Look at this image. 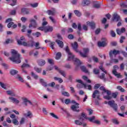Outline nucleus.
Listing matches in <instances>:
<instances>
[{
	"mask_svg": "<svg viewBox=\"0 0 127 127\" xmlns=\"http://www.w3.org/2000/svg\"><path fill=\"white\" fill-rule=\"evenodd\" d=\"M30 65H29L28 64H25V63H24L21 66V68H30Z\"/></svg>",
	"mask_w": 127,
	"mask_h": 127,
	"instance_id": "nucleus-32",
	"label": "nucleus"
},
{
	"mask_svg": "<svg viewBox=\"0 0 127 127\" xmlns=\"http://www.w3.org/2000/svg\"><path fill=\"white\" fill-rule=\"evenodd\" d=\"M12 122L15 126H18V121H17V119H14L12 120Z\"/></svg>",
	"mask_w": 127,
	"mask_h": 127,
	"instance_id": "nucleus-39",
	"label": "nucleus"
},
{
	"mask_svg": "<svg viewBox=\"0 0 127 127\" xmlns=\"http://www.w3.org/2000/svg\"><path fill=\"white\" fill-rule=\"evenodd\" d=\"M76 82H77V83H79V84H81V85H83L85 89L87 88V84L84 83V82H83V81L81 79H76Z\"/></svg>",
	"mask_w": 127,
	"mask_h": 127,
	"instance_id": "nucleus-21",
	"label": "nucleus"
},
{
	"mask_svg": "<svg viewBox=\"0 0 127 127\" xmlns=\"http://www.w3.org/2000/svg\"><path fill=\"white\" fill-rule=\"evenodd\" d=\"M95 116H92L91 118H87V120L89 121V122H93L94 120H95Z\"/></svg>",
	"mask_w": 127,
	"mask_h": 127,
	"instance_id": "nucleus-54",
	"label": "nucleus"
},
{
	"mask_svg": "<svg viewBox=\"0 0 127 127\" xmlns=\"http://www.w3.org/2000/svg\"><path fill=\"white\" fill-rule=\"evenodd\" d=\"M48 86H49V87H53L55 86V82H52V83H49Z\"/></svg>",
	"mask_w": 127,
	"mask_h": 127,
	"instance_id": "nucleus-60",
	"label": "nucleus"
},
{
	"mask_svg": "<svg viewBox=\"0 0 127 127\" xmlns=\"http://www.w3.org/2000/svg\"><path fill=\"white\" fill-rule=\"evenodd\" d=\"M113 74H114L115 76H116L117 78H121V74L118 73V72H117V70L114 69L113 70Z\"/></svg>",
	"mask_w": 127,
	"mask_h": 127,
	"instance_id": "nucleus-25",
	"label": "nucleus"
},
{
	"mask_svg": "<svg viewBox=\"0 0 127 127\" xmlns=\"http://www.w3.org/2000/svg\"><path fill=\"white\" fill-rule=\"evenodd\" d=\"M59 73L61 74V75H62V76H63V77H66V72L65 71L62 70L60 68Z\"/></svg>",
	"mask_w": 127,
	"mask_h": 127,
	"instance_id": "nucleus-30",
	"label": "nucleus"
},
{
	"mask_svg": "<svg viewBox=\"0 0 127 127\" xmlns=\"http://www.w3.org/2000/svg\"><path fill=\"white\" fill-rule=\"evenodd\" d=\"M15 79H17V80H18V81H20V82H21L22 83H23V82H24L23 78L19 74L16 75L15 76Z\"/></svg>",
	"mask_w": 127,
	"mask_h": 127,
	"instance_id": "nucleus-18",
	"label": "nucleus"
},
{
	"mask_svg": "<svg viewBox=\"0 0 127 127\" xmlns=\"http://www.w3.org/2000/svg\"><path fill=\"white\" fill-rule=\"evenodd\" d=\"M23 100V104H24L26 107H27V103H28V100L27 99V98H24Z\"/></svg>",
	"mask_w": 127,
	"mask_h": 127,
	"instance_id": "nucleus-44",
	"label": "nucleus"
},
{
	"mask_svg": "<svg viewBox=\"0 0 127 127\" xmlns=\"http://www.w3.org/2000/svg\"><path fill=\"white\" fill-rule=\"evenodd\" d=\"M116 32L117 34H118L119 35H121L122 33L126 32V28L125 27H123L121 29H117Z\"/></svg>",
	"mask_w": 127,
	"mask_h": 127,
	"instance_id": "nucleus-14",
	"label": "nucleus"
},
{
	"mask_svg": "<svg viewBox=\"0 0 127 127\" xmlns=\"http://www.w3.org/2000/svg\"><path fill=\"white\" fill-rule=\"evenodd\" d=\"M62 56V54H61V53L60 52H58L57 54H56V60H59V59H60V58H61V57Z\"/></svg>",
	"mask_w": 127,
	"mask_h": 127,
	"instance_id": "nucleus-31",
	"label": "nucleus"
},
{
	"mask_svg": "<svg viewBox=\"0 0 127 127\" xmlns=\"http://www.w3.org/2000/svg\"><path fill=\"white\" fill-rule=\"evenodd\" d=\"M30 5L32 7H37L38 6V3L31 4Z\"/></svg>",
	"mask_w": 127,
	"mask_h": 127,
	"instance_id": "nucleus-57",
	"label": "nucleus"
},
{
	"mask_svg": "<svg viewBox=\"0 0 127 127\" xmlns=\"http://www.w3.org/2000/svg\"><path fill=\"white\" fill-rule=\"evenodd\" d=\"M100 91L98 90H95L93 93L92 98L93 99H97V100H101V98H100Z\"/></svg>",
	"mask_w": 127,
	"mask_h": 127,
	"instance_id": "nucleus-7",
	"label": "nucleus"
},
{
	"mask_svg": "<svg viewBox=\"0 0 127 127\" xmlns=\"http://www.w3.org/2000/svg\"><path fill=\"white\" fill-rule=\"evenodd\" d=\"M71 46L73 50H74L75 52H76L77 53H79V50H78V47L79 46V45H78V43H77L76 42H74V43L71 44Z\"/></svg>",
	"mask_w": 127,
	"mask_h": 127,
	"instance_id": "nucleus-10",
	"label": "nucleus"
},
{
	"mask_svg": "<svg viewBox=\"0 0 127 127\" xmlns=\"http://www.w3.org/2000/svg\"><path fill=\"white\" fill-rule=\"evenodd\" d=\"M21 12L23 13H25V14H29V11L27 10L26 8H22L21 10Z\"/></svg>",
	"mask_w": 127,
	"mask_h": 127,
	"instance_id": "nucleus-27",
	"label": "nucleus"
},
{
	"mask_svg": "<svg viewBox=\"0 0 127 127\" xmlns=\"http://www.w3.org/2000/svg\"><path fill=\"white\" fill-rule=\"evenodd\" d=\"M49 18H50V19H51V20L53 23H56V20H55V19L53 18V17L50 16Z\"/></svg>",
	"mask_w": 127,
	"mask_h": 127,
	"instance_id": "nucleus-52",
	"label": "nucleus"
},
{
	"mask_svg": "<svg viewBox=\"0 0 127 127\" xmlns=\"http://www.w3.org/2000/svg\"><path fill=\"white\" fill-rule=\"evenodd\" d=\"M98 45L99 47H105L107 46V43L105 41L98 42Z\"/></svg>",
	"mask_w": 127,
	"mask_h": 127,
	"instance_id": "nucleus-16",
	"label": "nucleus"
},
{
	"mask_svg": "<svg viewBox=\"0 0 127 127\" xmlns=\"http://www.w3.org/2000/svg\"><path fill=\"white\" fill-rule=\"evenodd\" d=\"M25 38L24 37L22 36L20 37V40H17V42L19 45H23V46H25V47H33V44L34 43V42L33 41L31 40L30 41L31 43V44L29 43V42L26 43L24 42V40Z\"/></svg>",
	"mask_w": 127,
	"mask_h": 127,
	"instance_id": "nucleus-3",
	"label": "nucleus"
},
{
	"mask_svg": "<svg viewBox=\"0 0 127 127\" xmlns=\"http://www.w3.org/2000/svg\"><path fill=\"white\" fill-rule=\"evenodd\" d=\"M68 39L70 40L74 39V35H73L72 34H69L68 35Z\"/></svg>",
	"mask_w": 127,
	"mask_h": 127,
	"instance_id": "nucleus-59",
	"label": "nucleus"
},
{
	"mask_svg": "<svg viewBox=\"0 0 127 127\" xmlns=\"http://www.w3.org/2000/svg\"><path fill=\"white\" fill-rule=\"evenodd\" d=\"M39 66H44L45 64H46V62H45V60H39L38 62Z\"/></svg>",
	"mask_w": 127,
	"mask_h": 127,
	"instance_id": "nucleus-15",
	"label": "nucleus"
},
{
	"mask_svg": "<svg viewBox=\"0 0 127 127\" xmlns=\"http://www.w3.org/2000/svg\"><path fill=\"white\" fill-rule=\"evenodd\" d=\"M56 42L58 44L59 47H61V48H63V47L64 46L63 42L59 40H56Z\"/></svg>",
	"mask_w": 127,
	"mask_h": 127,
	"instance_id": "nucleus-19",
	"label": "nucleus"
},
{
	"mask_svg": "<svg viewBox=\"0 0 127 127\" xmlns=\"http://www.w3.org/2000/svg\"><path fill=\"white\" fill-rule=\"evenodd\" d=\"M40 82L41 84H42V86L44 87H47L48 85L45 81H44V80L43 79H40Z\"/></svg>",
	"mask_w": 127,
	"mask_h": 127,
	"instance_id": "nucleus-28",
	"label": "nucleus"
},
{
	"mask_svg": "<svg viewBox=\"0 0 127 127\" xmlns=\"http://www.w3.org/2000/svg\"><path fill=\"white\" fill-rule=\"evenodd\" d=\"M6 93L7 95H9V96H12V97H15V93L13 92V91L11 90H7L6 91Z\"/></svg>",
	"mask_w": 127,
	"mask_h": 127,
	"instance_id": "nucleus-23",
	"label": "nucleus"
},
{
	"mask_svg": "<svg viewBox=\"0 0 127 127\" xmlns=\"http://www.w3.org/2000/svg\"><path fill=\"white\" fill-rule=\"evenodd\" d=\"M98 78H100V79H101L102 80L103 79L105 78V74L104 73H102L101 75L98 76Z\"/></svg>",
	"mask_w": 127,
	"mask_h": 127,
	"instance_id": "nucleus-62",
	"label": "nucleus"
},
{
	"mask_svg": "<svg viewBox=\"0 0 127 127\" xmlns=\"http://www.w3.org/2000/svg\"><path fill=\"white\" fill-rule=\"evenodd\" d=\"M113 54L115 56H117L118 54H120V51H117L116 50H114L113 51H110L109 52V56L111 58V60H113Z\"/></svg>",
	"mask_w": 127,
	"mask_h": 127,
	"instance_id": "nucleus-8",
	"label": "nucleus"
},
{
	"mask_svg": "<svg viewBox=\"0 0 127 127\" xmlns=\"http://www.w3.org/2000/svg\"><path fill=\"white\" fill-rule=\"evenodd\" d=\"M54 79L55 81H58L60 84L63 83V79L61 77H54Z\"/></svg>",
	"mask_w": 127,
	"mask_h": 127,
	"instance_id": "nucleus-24",
	"label": "nucleus"
},
{
	"mask_svg": "<svg viewBox=\"0 0 127 127\" xmlns=\"http://www.w3.org/2000/svg\"><path fill=\"white\" fill-rule=\"evenodd\" d=\"M48 62L49 63V64H51V65H53L54 64V61L53 59H49L48 60Z\"/></svg>",
	"mask_w": 127,
	"mask_h": 127,
	"instance_id": "nucleus-48",
	"label": "nucleus"
},
{
	"mask_svg": "<svg viewBox=\"0 0 127 127\" xmlns=\"http://www.w3.org/2000/svg\"><path fill=\"white\" fill-rule=\"evenodd\" d=\"M31 23L29 25V28H31V27H33V28H36L37 27V23H36V21L34 20V19H31L30 20Z\"/></svg>",
	"mask_w": 127,
	"mask_h": 127,
	"instance_id": "nucleus-9",
	"label": "nucleus"
},
{
	"mask_svg": "<svg viewBox=\"0 0 127 127\" xmlns=\"http://www.w3.org/2000/svg\"><path fill=\"white\" fill-rule=\"evenodd\" d=\"M34 70L36 72H37V73H40L41 72L42 69L41 68H38L37 67H34Z\"/></svg>",
	"mask_w": 127,
	"mask_h": 127,
	"instance_id": "nucleus-43",
	"label": "nucleus"
},
{
	"mask_svg": "<svg viewBox=\"0 0 127 127\" xmlns=\"http://www.w3.org/2000/svg\"><path fill=\"white\" fill-rule=\"evenodd\" d=\"M113 20L114 21H121V17H120V15L117 14V13H115L113 14Z\"/></svg>",
	"mask_w": 127,
	"mask_h": 127,
	"instance_id": "nucleus-11",
	"label": "nucleus"
},
{
	"mask_svg": "<svg viewBox=\"0 0 127 127\" xmlns=\"http://www.w3.org/2000/svg\"><path fill=\"white\" fill-rule=\"evenodd\" d=\"M86 24L87 25H89L91 29H95V28H96V23L94 22L87 21Z\"/></svg>",
	"mask_w": 127,
	"mask_h": 127,
	"instance_id": "nucleus-12",
	"label": "nucleus"
},
{
	"mask_svg": "<svg viewBox=\"0 0 127 127\" xmlns=\"http://www.w3.org/2000/svg\"><path fill=\"white\" fill-rule=\"evenodd\" d=\"M39 45H40L39 42L35 43L34 46L36 47V49H40L41 48V47H39Z\"/></svg>",
	"mask_w": 127,
	"mask_h": 127,
	"instance_id": "nucleus-40",
	"label": "nucleus"
},
{
	"mask_svg": "<svg viewBox=\"0 0 127 127\" xmlns=\"http://www.w3.org/2000/svg\"><path fill=\"white\" fill-rule=\"evenodd\" d=\"M65 51L66 52V53L68 54V59L67 60L68 61H71V60H73L74 62L75 65H76L77 67L78 66H80L81 64H82V63L78 59H74V57H75V56L72 54L70 52V49H69V47L66 46L65 48H64Z\"/></svg>",
	"mask_w": 127,
	"mask_h": 127,
	"instance_id": "nucleus-1",
	"label": "nucleus"
},
{
	"mask_svg": "<svg viewBox=\"0 0 127 127\" xmlns=\"http://www.w3.org/2000/svg\"><path fill=\"white\" fill-rule=\"evenodd\" d=\"M21 20L22 21V22H25V21L27 20V18H25V17H22L21 18Z\"/></svg>",
	"mask_w": 127,
	"mask_h": 127,
	"instance_id": "nucleus-63",
	"label": "nucleus"
},
{
	"mask_svg": "<svg viewBox=\"0 0 127 127\" xmlns=\"http://www.w3.org/2000/svg\"><path fill=\"white\" fill-rule=\"evenodd\" d=\"M99 69L100 70H101V71H102V72H104V73H105V74H107V70H105V68H104V67H103V66H102V65L100 66Z\"/></svg>",
	"mask_w": 127,
	"mask_h": 127,
	"instance_id": "nucleus-51",
	"label": "nucleus"
},
{
	"mask_svg": "<svg viewBox=\"0 0 127 127\" xmlns=\"http://www.w3.org/2000/svg\"><path fill=\"white\" fill-rule=\"evenodd\" d=\"M80 69L82 71V72H84V73H88V69L86 68V67L84 65L80 66Z\"/></svg>",
	"mask_w": 127,
	"mask_h": 127,
	"instance_id": "nucleus-29",
	"label": "nucleus"
},
{
	"mask_svg": "<svg viewBox=\"0 0 127 127\" xmlns=\"http://www.w3.org/2000/svg\"><path fill=\"white\" fill-rule=\"evenodd\" d=\"M121 53L123 54V55L124 56V57L127 58V52L125 51H122Z\"/></svg>",
	"mask_w": 127,
	"mask_h": 127,
	"instance_id": "nucleus-64",
	"label": "nucleus"
},
{
	"mask_svg": "<svg viewBox=\"0 0 127 127\" xmlns=\"http://www.w3.org/2000/svg\"><path fill=\"white\" fill-rule=\"evenodd\" d=\"M9 99L11 100L12 103H15V104H19V100H17V99L15 98L9 97Z\"/></svg>",
	"mask_w": 127,
	"mask_h": 127,
	"instance_id": "nucleus-17",
	"label": "nucleus"
},
{
	"mask_svg": "<svg viewBox=\"0 0 127 127\" xmlns=\"http://www.w3.org/2000/svg\"><path fill=\"white\" fill-rule=\"evenodd\" d=\"M93 73L95 74V75H98L100 74V70L97 69V68H94L93 69Z\"/></svg>",
	"mask_w": 127,
	"mask_h": 127,
	"instance_id": "nucleus-41",
	"label": "nucleus"
},
{
	"mask_svg": "<svg viewBox=\"0 0 127 127\" xmlns=\"http://www.w3.org/2000/svg\"><path fill=\"white\" fill-rule=\"evenodd\" d=\"M47 13H48V15H54V14H55V9H54L53 11L51 10H48L47 11Z\"/></svg>",
	"mask_w": 127,
	"mask_h": 127,
	"instance_id": "nucleus-20",
	"label": "nucleus"
},
{
	"mask_svg": "<svg viewBox=\"0 0 127 127\" xmlns=\"http://www.w3.org/2000/svg\"><path fill=\"white\" fill-rule=\"evenodd\" d=\"M108 105L114 110L115 112H118V104L114 100H110L108 102Z\"/></svg>",
	"mask_w": 127,
	"mask_h": 127,
	"instance_id": "nucleus-4",
	"label": "nucleus"
},
{
	"mask_svg": "<svg viewBox=\"0 0 127 127\" xmlns=\"http://www.w3.org/2000/svg\"><path fill=\"white\" fill-rule=\"evenodd\" d=\"M93 7L95 8H100L101 7V3H96L93 5Z\"/></svg>",
	"mask_w": 127,
	"mask_h": 127,
	"instance_id": "nucleus-35",
	"label": "nucleus"
},
{
	"mask_svg": "<svg viewBox=\"0 0 127 127\" xmlns=\"http://www.w3.org/2000/svg\"><path fill=\"white\" fill-rule=\"evenodd\" d=\"M31 75L35 78L36 80H37L38 79V75H37L36 74L34 73V72H31Z\"/></svg>",
	"mask_w": 127,
	"mask_h": 127,
	"instance_id": "nucleus-42",
	"label": "nucleus"
},
{
	"mask_svg": "<svg viewBox=\"0 0 127 127\" xmlns=\"http://www.w3.org/2000/svg\"><path fill=\"white\" fill-rule=\"evenodd\" d=\"M25 122V119L24 118H21L20 121V125H23Z\"/></svg>",
	"mask_w": 127,
	"mask_h": 127,
	"instance_id": "nucleus-53",
	"label": "nucleus"
},
{
	"mask_svg": "<svg viewBox=\"0 0 127 127\" xmlns=\"http://www.w3.org/2000/svg\"><path fill=\"white\" fill-rule=\"evenodd\" d=\"M73 30L72 28H68V29L67 30V33H71V32H73Z\"/></svg>",
	"mask_w": 127,
	"mask_h": 127,
	"instance_id": "nucleus-61",
	"label": "nucleus"
},
{
	"mask_svg": "<svg viewBox=\"0 0 127 127\" xmlns=\"http://www.w3.org/2000/svg\"><path fill=\"white\" fill-rule=\"evenodd\" d=\"M50 116H51L52 117H53V118H54L55 119H56L57 120H58V119H59V118H58L57 117V116L56 115H55L54 113H50Z\"/></svg>",
	"mask_w": 127,
	"mask_h": 127,
	"instance_id": "nucleus-47",
	"label": "nucleus"
},
{
	"mask_svg": "<svg viewBox=\"0 0 127 127\" xmlns=\"http://www.w3.org/2000/svg\"><path fill=\"white\" fill-rule=\"evenodd\" d=\"M90 3H91V1L89 0H83L82 1V4L84 6L89 5Z\"/></svg>",
	"mask_w": 127,
	"mask_h": 127,
	"instance_id": "nucleus-22",
	"label": "nucleus"
},
{
	"mask_svg": "<svg viewBox=\"0 0 127 127\" xmlns=\"http://www.w3.org/2000/svg\"><path fill=\"white\" fill-rule=\"evenodd\" d=\"M62 94L63 96H64V97H70V94L66 91L63 92Z\"/></svg>",
	"mask_w": 127,
	"mask_h": 127,
	"instance_id": "nucleus-37",
	"label": "nucleus"
},
{
	"mask_svg": "<svg viewBox=\"0 0 127 127\" xmlns=\"http://www.w3.org/2000/svg\"><path fill=\"white\" fill-rule=\"evenodd\" d=\"M25 117H28L30 119L32 118V113L30 112V111L28 112L27 114H25L24 115Z\"/></svg>",
	"mask_w": 127,
	"mask_h": 127,
	"instance_id": "nucleus-38",
	"label": "nucleus"
},
{
	"mask_svg": "<svg viewBox=\"0 0 127 127\" xmlns=\"http://www.w3.org/2000/svg\"><path fill=\"white\" fill-rule=\"evenodd\" d=\"M13 24H14V23L13 22H9L8 24H7L8 28H10V27H11V26H12Z\"/></svg>",
	"mask_w": 127,
	"mask_h": 127,
	"instance_id": "nucleus-50",
	"label": "nucleus"
},
{
	"mask_svg": "<svg viewBox=\"0 0 127 127\" xmlns=\"http://www.w3.org/2000/svg\"><path fill=\"white\" fill-rule=\"evenodd\" d=\"M72 102L73 103V104H76V105L71 106L70 107L71 110H72L73 112H77V113H79L80 110H77V109H79V104L76 103V101H75V100H72Z\"/></svg>",
	"mask_w": 127,
	"mask_h": 127,
	"instance_id": "nucleus-6",
	"label": "nucleus"
},
{
	"mask_svg": "<svg viewBox=\"0 0 127 127\" xmlns=\"http://www.w3.org/2000/svg\"><path fill=\"white\" fill-rule=\"evenodd\" d=\"M18 73V71L14 69H12L10 71V74L12 75V76H14V75H16Z\"/></svg>",
	"mask_w": 127,
	"mask_h": 127,
	"instance_id": "nucleus-26",
	"label": "nucleus"
},
{
	"mask_svg": "<svg viewBox=\"0 0 127 127\" xmlns=\"http://www.w3.org/2000/svg\"><path fill=\"white\" fill-rule=\"evenodd\" d=\"M110 35L112 36V37H116V33L113 30L110 31Z\"/></svg>",
	"mask_w": 127,
	"mask_h": 127,
	"instance_id": "nucleus-46",
	"label": "nucleus"
},
{
	"mask_svg": "<svg viewBox=\"0 0 127 127\" xmlns=\"http://www.w3.org/2000/svg\"><path fill=\"white\" fill-rule=\"evenodd\" d=\"M112 122L113 123V124H115V125H119V124L117 119H112Z\"/></svg>",
	"mask_w": 127,
	"mask_h": 127,
	"instance_id": "nucleus-55",
	"label": "nucleus"
},
{
	"mask_svg": "<svg viewBox=\"0 0 127 127\" xmlns=\"http://www.w3.org/2000/svg\"><path fill=\"white\" fill-rule=\"evenodd\" d=\"M12 3L10 4V5H11V6H14V5H16V0H12Z\"/></svg>",
	"mask_w": 127,
	"mask_h": 127,
	"instance_id": "nucleus-58",
	"label": "nucleus"
},
{
	"mask_svg": "<svg viewBox=\"0 0 127 127\" xmlns=\"http://www.w3.org/2000/svg\"><path fill=\"white\" fill-rule=\"evenodd\" d=\"M74 123H75V125H78L79 126H81V125H83V123L82 122H80V121H79V120H75Z\"/></svg>",
	"mask_w": 127,
	"mask_h": 127,
	"instance_id": "nucleus-49",
	"label": "nucleus"
},
{
	"mask_svg": "<svg viewBox=\"0 0 127 127\" xmlns=\"http://www.w3.org/2000/svg\"><path fill=\"white\" fill-rule=\"evenodd\" d=\"M53 31V27L51 26H47L45 27V32L47 33V32H52Z\"/></svg>",
	"mask_w": 127,
	"mask_h": 127,
	"instance_id": "nucleus-13",
	"label": "nucleus"
},
{
	"mask_svg": "<svg viewBox=\"0 0 127 127\" xmlns=\"http://www.w3.org/2000/svg\"><path fill=\"white\" fill-rule=\"evenodd\" d=\"M74 13L77 16H81V15H82V13H81L79 10H75L74 11Z\"/></svg>",
	"mask_w": 127,
	"mask_h": 127,
	"instance_id": "nucleus-34",
	"label": "nucleus"
},
{
	"mask_svg": "<svg viewBox=\"0 0 127 127\" xmlns=\"http://www.w3.org/2000/svg\"><path fill=\"white\" fill-rule=\"evenodd\" d=\"M117 89L118 90H119V91H120V92H126V90H125V89H124L123 87H122V86H118L117 87Z\"/></svg>",
	"mask_w": 127,
	"mask_h": 127,
	"instance_id": "nucleus-36",
	"label": "nucleus"
},
{
	"mask_svg": "<svg viewBox=\"0 0 127 127\" xmlns=\"http://www.w3.org/2000/svg\"><path fill=\"white\" fill-rule=\"evenodd\" d=\"M0 85L1 86V88H3V89H4V90H6V85L4 84V83L0 82Z\"/></svg>",
	"mask_w": 127,
	"mask_h": 127,
	"instance_id": "nucleus-45",
	"label": "nucleus"
},
{
	"mask_svg": "<svg viewBox=\"0 0 127 127\" xmlns=\"http://www.w3.org/2000/svg\"><path fill=\"white\" fill-rule=\"evenodd\" d=\"M32 35L34 36H36V37H39V36H41V33L39 32H37L36 33H33Z\"/></svg>",
	"mask_w": 127,
	"mask_h": 127,
	"instance_id": "nucleus-33",
	"label": "nucleus"
},
{
	"mask_svg": "<svg viewBox=\"0 0 127 127\" xmlns=\"http://www.w3.org/2000/svg\"><path fill=\"white\" fill-rule=\"evenodd\" d=\"M83 53L79 51L78 53H79L80 56L83 57V58H86L88 57V54L89 53L90 50L88 48H84L83 49Z\"/></svg>",
	"mask_w": 127,
	"mask_h": 127,
	"instance_id": "nucleus-5",
	"label": "nucleus"
},
{
	"mask_svg": "<svg viewBox=\"0 0 127 127\" xmlns=\"http://www.w3.org/2000/svg\"><path fill=\"white\" fill-rule=\"evenodd\" d=\"M118 92H114L112 94V96L113 98H117V96H118Z\"/></svg>",
	"mask_w": 127,
	"mask_h": 127,
	"instance_id": "nucleus-56",
	"label": "nucleus"
},
{
	"mask_svg": "<svg viewBox=\"0 0 127 127\" xmlns=\"http://www.w3.org/2000/svg\"><path fill=\"white\" fill-rule=\"evenodd\" d=\"M11 54L12 57L9 58L10 60L12 61V62H14L16 64H19V63H21V61H20V55L18 54L17 51L15 50L12 49L11 50Z\"/></svg>",
	"mask_w": 127,
	"mask_h": 127,
	"instance_id": "nucleus-2",
	"label": "nucleus"
}]
</instances>
